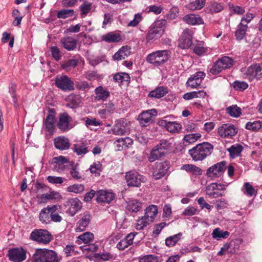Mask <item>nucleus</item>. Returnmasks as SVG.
Masks as SVG:
<instances>
[{
  "instance_id": "1",
  "label": "nucleus",
  "mask_w": 262,
  "mask_h": 262,
  "mask_svg": "<svg viewBox=\"0 0 262 262\" xmlns=\"http://www.w3.org/2000/svg\"><path fill=\"white\" fill-rule=\"evenodd\" d=\"M213 146L207 142L198 144L188 150V153L194 161H202L210 156L212 152Z\"/></svg>"
},
{
  "instance_id": "2",
  "label": "nucleus",
  "mask_w": 262,
  "mask_h": 262,
  "mask_svg": "<svg viewBox=\"0 0 262 262\" xmlns=\"http://www.w3.org/2000/svg\"><path fill=\"white\" fill-rule=\"evenodd\" d=\"M32 258L34 262H60L61 259L56 252L46 248L37 249Z\"/></svg>"
},
{
  "instance_id": "3",
  "label": "nucleus",
  "mask_w": 262,
  "mask_h": 262,
  "mask_svg": "<svg viewBox=\"0 0 262 262\" xmlns=\"http://www.w3.org/2000/svg\"><path fill=\"white\" fill-rule=\"evenodd\" d=\"M167 26L166 19H159L155 21L149 28L146 35L147 42L160 38L163 34Z\"/></svg>"
},
{
  "instance_id": "4",
  "label": "nucleus",
  "mask_w": 262,
  "mask_h": 262,
  "mask_svg": "<svg viewBox=\"0 0 262 262\" xmlns=\"http://www.w3.org/2000/svg\"><path fill=\"white\" fill-rule=\"evenodd\" d=\"M170 57V52L167 50H157L148 54L146 61L154 67H160L165 63Z\"/></svg>"
},
{
  "instance_id": "5",
  "label": "nucleus",
  "mask_w": 262,
  "mask_h": 262,
  "mask_svg": "<svg viewBox=\"0 0 262 262\" xmlns=\"http://www.w3.org/2000/svg\"><path fill=\"white\" fill-rule=\"evenodd\" d=\"M171 144L167 140H162L151 151L149 161L154 162L161 158L165 157L170 150Z\"/></svg>"
},
{
  "instance_id": "6",
  "label": "nucleus",
  "mask_w": 262,
  "mask_h": 262,
  "mask_svg": "<svg viewBox=\"0 0 262 262\" xmlns=\"http://www.w3.org/2000/svg\"><path fill=\"white\" fill-rule=\"evenodd\" d=\"M55 86L64 92L75 90V83L72 78L66 75H57L55 78Z\"/></svg>"
},
{
  "instance_id": "7",
  "label": "nucleus",
  "mask_w": 262,
  "mask_h": 262,
  "mask_svg": "<svg viewBox=\"0 0 262 262\" xmlns=\"http://www.w3.org/2000/svg\"><path fill=\"white\" fill-rule=\"evenodd\" d=\"M30 238L39 244H47L52 239V236L46 229H35L30 234Z\"/></svg>"
},
{
  "instance_id": "8",
  "label": "nucleus",
  "mask_w": 262,
  "mask_h": 262,
  "mask_svg": "<svg viewBox=\"0 0 262 262\" xmlns=\"http://www.w3.org/2000/svg\"><path fill=\"white\" fill-rule=\"evenodd\" d=\"M125 179L129 186L140 187L141 183L145 182L146 178L133 170L126 173Z\"/></svg>"
},
{
  "instance_id": "9",
  "label": "nucleus",
  "mask_w": 262,
  "mask_h": 262,
  "mask_svg": "<svg viewBox=\"0 0 262 262\" xmlns=\"http://www.w3.org/2000/svg\"><path fill=\"white\" fill-rule=\"evenodd\" d=\"M226 164L225 161H222L212 165L207 169L206 176L211 179L220 177L226 169Z\"/></svg>"
},
{
  "instance_id": "10",
  "label": "nucleus",
  "mask_w": 262,
  "mask_h": 262,
  "mask_svg": "<svg viewBox=\"0 0 262 262\" xmlns=\"http://www.w3.org/2000/svg\"><path fill=\"white\" fill-rule=\"evenodd\" d=\"M169 167V162L167 161L155 163L152 168L153 177L156 180L161 179L168 173Z\"/></svg>"
},
{
  "instance_id": "11",
  "label": "nucleus",
  "mask_w": 262,
  "mask_h": 262,
  "mask_svg": "<svg viewBox=\"0 0 262 262\" xmlns=\"http://www.w3.org/2000/svg\"><path fill=\"white\" fill-rule=\"evenodd\" d=\"M7 256L13 262H22L26 259V251L22 247L12 248L8 250Z\"/></svg>"
},
{
  "instance_id": "12",
  "label": "nucleus",
  "mask_w": 262,
  "mask_h": 262,
  "mask_svg": "<svg viewBox=\"0 0 262 262\" xmlns=\"http://www.w3.org/2000/svg\"><path fill=\"white\" fill-rule=\"evenodd\" d=\"M114 135L123 136L128 135L130 133L128 123L123 119H119L115 121V123L111 129Z\"/></svg>"
},
{
  "instance_id": "13",
  "label": "nucleus",
  "mask_w": 262,
  "mask_h": 262,
  "mask_svg": "<svg viewBox=\"0 0 262 262\" xmlns=\"http://www.w3.org/2000/svg\"><path fill=\"white\" fill-rule=\"evenodd\" d=\"M237 132V128L231 124H223L218 128L217 134L224 138H231Z\"/></svg>"
},
{
  "instance_id": "14",
  "label": "nucleus",
  "mask_w": 262,
  "mask_h": 262,
  "mask_svg": "<svg viewBox=\"0 0 262 262\" xmlns=\"http://www.w3.org/2000/svg\"><path fill=\"white\" fill-rule=\"evenodd\" d=\"M157 111L155 109L143 112L138 117V120L140 124L143 127L148 126L153 122V117L157 114Z\"/></svg>"
},
{
  "instance_id": "15",
  "label": "nucleus",
  "mask_w": 262,
  "mask_h": 262,
  "mask_svg": "<svg viewBox=\"0 0 262 262\" xmlns=\"http://www.w3.org/2000/svg\"><path fill=\"white\" fill-rule=\"evenodd\" d=\"M55 113L54 108H49V113L46 119L43 120L45 129L50 134H53L55 128Z\"/></svg>"
},
{
  "instance_id": "16",
  "label": "nucleus",
  "mask_w": 262,
  "mask_h": 262,
  "mask_svg": "<svg viewBox=\"0 0 262 262\" xmlns=\"http://www.w3.org/2000/svg\"><path fill=\"white\" fill-rule=\"evenodd\" d=\"M192 31L188 29L184 30L180 38L179 47L183 49H188L192 45Z\"/></svg>"
},
{
  "instance_id": "17",
  "label": "nucleus",
  "mask_w": 262,
  "mask_h": 262,
  "mask_svg": "<svg viewBox=\"0 0 262 262\" xmlns=\"http://www.w3.org/2000/svg\"><path fill=\"white\" fill-rule=\"evenodd\" d=\"M71 120V117L67 112L60 114L59 121L57 124V127L63 132L69 130L72 128V126L70 124Z\"/></svg>"
},
{
  "instance_id": "18",
  "label": "nucleus",
  "mask_w": 262,
  "mask_h": 262,
  "mask_svg": "<svg viewBox=\"0 0 262 262\" xmlns=\"http://www.w3.org/2000/svg\"><path fill=\"white\" fill-rule=\"evenodd\" d=\"M96 201L98 203H110L116 197L115 193L105 190L96 191Z\"/></svg>"
},
{
  "instance_id": "19",
  "label": "nucleus",
  "mask_w": 262,
  "mask_h": 262,
  "mask_svg": "<svg viewBox=\"0 0 262 262\" xmlns=\"http://www.w3.org/2000/svg\"><path fill=\"white\" fill-rule=\"evenodd\" d=\"M67 204L69 206L68 212L71 216H74L82 207V203L77 198L69 199Z\"/></svg>"
},
{
  "instance_id": "20",
  "label": "nucleus",
  "mask_w": 262,
  "mask_h": 262,
  "mask_svg": "<svg viewBox=\"0 0 262 262\" xmlns=\"http://www.w3.org/2000/svg\"><path fill=\"white\" fill-rule=\"evenodd\" d=\"M92 216L90 212L85 211L82 214V216L77 223V232L83 231L85 230L91 222Z\"/></svg>"
},
{
  "instance_id": "21",
  "label": "nucleus",
  "mask_w": 262,
  "mask_h": 262,
  "mask_svg": "<svg viewBox=\"0 0 262 262\" xmlns=\"http://www.w3.org/2000/svg\"><path fill=\"white\" fill-rule=\"evenodd\" d=\"M247 74L252 78H262V62L251 65L247 69Z\"/></svg>"
},
{
  "instance_id": "22",
  "label": "nucleus",
  "mask_w": 262,
  "mask_h": 262,
  "mask_svg": "<svg viewBox=\"0 0 262 262\" xmlns=\"http://www.w3.org/2000/svg\"><path fill=\"white\" fill-rule=\"evenodd\" d=\"M96 99L98 101H106L110 97V92L107 88L102 85L96 87L94 90Z\"/></svg>"
},
{
  "instance_id": "23",
  "label": "nucleus",
  "mask_w": 262,
  "mask_h": 262,
  "mask_svg": "<svg viewBox=\"0 0 262 262\" xmlns=\"http://www.w3.org/2000/svg\"><path fill=\"white\" fill-rule=\"evenodd\" d=\"M54 144L56 149L60 150L68 149L70 147V143L68 138L64 136H59L54 139Z\"/></svg>"
},
{
  "instance_id": "24",
  "label": "nucleus",
  "mask_w": 262,
  "mask_h": 262,
  "mask_svg": "<svg viewBox=\"0 0 262 262\" xmlns=\"http://www.w3.org/2000/svg\"><path fill=\"white\" fill-rule=\"evenodd\" d=\"M136 232H131L128 234L123 239L117 244V248L120 250H123L133 243V239L137 235Z\"/></svg>"
},
{
  "instance_id": "25",
  "label": "nucleus",
  "mask_w": 262,
  "mask_h": 262,
  "mask_svg": "<svg viewBox=\"0 0 262 262\" xmlns=\"http://www.w3.org/2000/svg\"><path fill=\"white\" fill-rule=\"evenodd\" d=\"M60 42L62 47L68 51H73L77 45V40L72 37H67L62 38Z\"/></svg>"
},
{
  "instance_id": "26",
  "label": "nucleus",
  "mask_w": 262,
  "mask_h": 262,
  "mask_svg": "<svg viewBox=\"0 0 262 262\" xmlns=\"http://www.w3.org/2000/svg\"><path fill=\"white\" fill-rule=\"evenodd\" d=\"M133 143V140L129 137L120 138L114 142L117 147V150H123L127 149Z\"/></svg>"
},
{
  "instance_id": "27",
  "label": "nucleus",
  "mask_w": 262,
  "mask_h": 262,
  "mask_svg": "<svg viewBox=\"0 0 262 262\" xmlns=\"http://www.w3.org/2000/svg\"><path fill=\"white\" fill-rule=\"evenodd\" d=\"M168 93V90L167 87L160 86L151 91L148 94V97L151 98L160 99L165 96Z\"/></svg>"
},
{
  "instance_id": "28",
  "label": "nucleus",
  "mask_w": 262,
  "mask_h": 262,
  "mask_svg": "<svg viewBox=\"0 0 262 262\" xmlns=\"http://www.w3.org/2000/svg\"><path fill=\"white\" fill-rule=\"evenodd\" d=\"M73 151L78 156L84 155L89 152L88 143L85 142H79L73 145Z\"/></svg>"
},
{
  "instance_id": "29",
  "label": "nucleus",
  "mask_w": 262,
  "mask_h": 262,
  "mask_svg": "<svg viewBox=\"0 0 262 262\" xmlns=\"http://www.w3.org/2000/svg\"><path fill=\"white\" fill-rule=\"evenodd\" d=\"M204 41H198L192 46L193 52L196 55L201 56L207 55L210 52V49L204 46Z\"/></svg>"
},
{
  "instance_id": "30",
  "label": "nucleus",
  "mask_w": 262,
  "mask_h": 262,
  "mask_svg": "<svg viewBox=\"0 0 262 262\" xmlns=\"http://www.w3.org/2000/svg\"><path fill=\"white\" fill-rule=\"evenodd\" d=\"M130 48L126 46L122 47L113 56L114 60L125 59L130 54Z\"/></svg>"
},
{
  "instance_id": "31",
  "label": "nucleus",
  "mask_w": 262,
  "mask_h": 262,
  "mask_svg": "<svg viewBox=\"0 0 262 262\" xmlns=\"http://www.w3.org/2000/svg\"><path fill=\"white\" fill-rule=\"evenodd\" d=\"M183 20L187 24L191 25H200L204 23L203 19L198 15L194 14H188L185 15Z\"/></svg>"
},
{
  "instance_id": "32",
  "label": "nucleus",
  "mask_w": 262,
  "mask_h": 262,
  "mask_svg": "<svg viewBox=\"0 0 262 262\" xmlns=\"http://www.w3.org/2000/svg\"><path fill=\"white\" fill-rule=\"evenodd\" d=\"M51 206H48L47 207L42 209L39 213V221L44 224L51 223Z\"/></svg>"
},
{
  "instance_id": "33",
  "label": "nucleus",
  "mask_w": 262,
  "mask_h": 262,
  "mask_svg": "<svg viewBox=\"0 0 262 262\" xmlns=\"http://www.w3.org/2000/svg\"><path fill=\"white\" fill-rule=\"evenodd\" d=\"M115 109L114 104L112 102H109L104 104L102 106V108L98 110V114L101 118L105 119L107 115L113 113Z\"/></svg>"
},
{
  "instance_id": "34",
  "label": "nucleus",
  "mask_w": 262,
  "mask_h": 262,
  "mask_svg": "<svg viewBox=\"0 0 262 262\" xmlns=\"http://www.w3.org/2000/svg\"><path fill=\"white\" fill-rule=\"evenodd\" d=\"M161 125L164 126L166 129L170 133H178L182 128L181 124L176 122L162 120L161 121Z\"/></svg>"
},
{
  "instance_id": "35",
  "label": "nucleus",
  "mask_w": 262,
  "mask_h": 262,
  "mask_svg": "<svg viewBox=\"0 0 262 262\" xmlns=\"http://www.w3.org/2000/svg\"><path fill=\"white\" fill-rule=\"evenodd\" d=\"M66 101L68 102L67 106L71 108L77 107L80 102V97L74 94H71L66 98Z\"/></svg>"
},
{
  "instance_id": "36",
  "label": "nucleus",
  "mask_w": 262,
  "mask_h": 262,
  "mask_svg": "<svg viewBox=\"0 0 262 262\" xmlns=\"http://www.w3.org/2000/svg\"><path fill=\"white\" fill-rule=\"evenodd\" d=\"M248 29V26L246 24H243V22L240 23L237 26V29L235 32V37L237 40H242L246 36Z\"/></svg>"
},
{
  "instance_id": "37",
  "label": "nucleus",
  "mask_w": 262,
  "mask_h": 262,
  "mask_svg": "<svg viewBox=\"0 0 262 262\" xmlns=\"http://www.w3.org/2000/svg\"><path fill=\"white\" fill-rule=\"evenodd\" d=\"M181 169L196 176L201 175L203 172L201 168L192 164L183 165L181 167Z\"/></svg>"
},
{
  "instance_id": "38",
  "label": "nucleus",
  "mask_w": 262,
  "mask_h": 262,
  "mask_svg": "<svg viewBox=\"0 0 262 262\" xmlns=\"http://www.w3.org/2000/svg\"><path fill=\"white\" fill-rule=\"evenodd\" d=\"M102 40L107 42H118L121 40L118 33L109 32L102 36Z\"/></svg>"
},
{
  "instance_id": "39",
  "label": "nucleus",
  "mask_w": 262,
  "mask_h": 262,
  "mask_svg": "<svg viewBox=\"0 0 262 262\" xmlns=\"http://www.w3.org/2000/svg\"><path fill=\"white\" fill-rule=\"evenodd\" d=\"M243 150V147L240 144H235L232 145L227 149L228 151L230 154L231 158L234 159L241 155Z\"/></svg>"
},
{
  "instance_id": "40",
  "label": "nucleus",
  "mask_w": 262,
  "mask_h": 262,
  "mask_svg": "<svg viewBox=\"0 0 262 262\" xmlns=\"http://www.w3.org/2000/svg\"><path fill=\"white\" fill-rule=\"evenodd\" d=\"M59 208L60 207L57 205H53L51 206V222L59 223L62 221V217L58 213V210Z\"/></svg>"
},
{
  "instance_id": "41",
  "label": "nucleus",
  "mask_w": 262,
  "mask_h": 262,
  "mask_svg": "<svg viewBox=\"0 0 262 262\" xmlns=\"http://www.w3.org/2000/svg\"><path fill=\"white\" fill-rule=\"evenodd\" d=\"M158 213V208L156 205H151L145 209V215L149 218L150 221H154Z\"/></svg>"
},
{
  "instance_id": "42",
  "label": "nucleus",
  "mask_w": 262,
  "mask_h": 262,
  "mask_svg": "<svg viewBox=\"0 0 262 262\" xmlns=\"http://www.w3.org/2000/svg\"><path fill=\"white\" fill-rule=\"evenodd\" d=\"M182 236V233L179 232L175 235L170 236L165 239V245L169 247L174 246L179 242Z\"/></svg>"
},
{
  "instance_id": "43",
  "label": "nucleus",
  "mask_w": 262,
  "mask_h": 262,
  "mask_svg": "<svg viewBox=\"0 0 262 262\" xmlns=\"http://www.w3.org/2000/svg\"><path fill=\"white\" fill-rule=\"evenodd\" d=\"M78 238L77 242L78 244L82 243L88 244L94 239V235L93 233L91 232H86L79 235Z\"/></svg>"
},
{
  "instance_id": "44",
  "label": "nucleus",
  "mask_w": 262,
  "mask_h": 262,
  "mask_svg": "<svg viewBox=\"0 0 262 262\" xmlns=\"http://www.w3.org/2000/svg\"><path fill=\"white\" fill-rule=\"evenodd\" d=\"M113 80L116 82L122 83L123 82H129L130 76L126 73H117L113 76Z\"/></svg>"
},
{
  "instance_id": "45",
  "label": "nucleus",
  "mask_w": 262,
  "mask_h": 262,
  "mask_svg": "<svg viewBox=\"0 0 262 262\" xmlns=\"http://www.w3.org/2000/svg\"><path fill=\"white\" fill-rule=\"evenodd\" d=\"M227 113L232 117H238L242 114L241 108L236 105H232L226 108Z\"/></svg>"
},
{
  "instance_id": "46",
  "label": "nucleus",
  "mask_w": 262,
  "mask_h": 262,
  "mask_svg": "<svg viewBox=\"0 0 262 262\" xmlns=\"http://www.w3.org/2000/svg\"><path fill=\"white\" fill-rule=\"evenodd\" d=\"M61 198V194L57 191H51L50 193H44L41 194L40 198L45 202L47 200H58Z\"/></svg>"
},
{
  "instance_id": "47",
  "label": "nucleus",
  "mask_w": 262,
  "mask_h": 262,
  "mask_svg": "<svg viewBox=\"0 0 262 262\" xmlns=\"http://www.w3.org/2000/svg\"><path fill=\"white\" fill-rule=\"evenodd\" d=\"M142 203L137 200L130 201L127 204V208L129 211L137 212L142 207Z\"/></svg>"
},
{
  "instance_id": "48",
  "label": "nucleus",
  "mask_w": 262,
  "mask_h": 262,
  "mask_svg": "<svg viewBox=\"0 0 262 262\" xmlns=\"http://www.w3.org/2000/svg\"><path fill=\"white\" fill-rule=\"evenodd\" d=\"M224 70L225 69L222 66L219 59H218L215 62H214L209 71L210 73L215 75L220 73L222 71Z\"/></svg>"
},
{
  "instance_id": "49",
  "label": "nucleus",
  "mask_w": 262,
  "mask_h": 262,
  "mask_svg": "<svg viewBox=\"0 0 262 262\" xmlns=\"http://www.w3.org/2000/svg\"><path fill=\"white\" fill-rule=\"evenodd\" d=\"M78 63V60L76 59H70L64 61L61 64V67L66 71L70 70L75 68Z\"/></svg>"
},
{
  "instance_id": "50",
  "label": "nucleus",
  "mask_w": 262,
  "mask_h": 262,
  "mask_svg": "<svg viewBox=\"0 0 262 262\" xmlns=\"http://www.w3.org/2000/svg\"><path fill=\"white\" fill-rule=\"evenodd\" d=\"M84 185L81 184H75L68 186L67 188V191L75 193H81L84 190Z\"/></svg>"
},
{
  "instance_id": "51",
  "label": "nucleus",
  "mask_w": 262,
  "mask_h": 262,
  "mask_svg": "<svg viewBox=\"0 0 262 262\" xmlns=\"http://www.w3.org/2000/svg\"><path fill=\"white\" fill-rule=\"evenodd\" d=\"M153 221H150L149 218L146 216L145 215L142 216L140 219L137 221V223L136 226V228L137 230H142L143 228L147 226V225L149 224Z\"/></svg>"
},
{
  "instance_id": "52",
  "label": "nucleus",
  "mask_w": 262,
  "mask_h": 262,
  "mask_svg": "<svg viewBox=\"0 0 262 262\" xmlns=\"http://www.w3.org/2000/svg\"><path fill=\"white\" fill-rule=\"evenodd\" d=\"M74 14V11L73 9H63L57 12V17L58 18L66 19L73 16Z\"/></svg>"
},
{
  "instance_id": "53",
  "label": "nucleus",
  "mask_w": 262,
  "mask_h": 262,
  "mask_svg": "<svg viewBox=\"0 0 262 262\" xmlns=\"http://www.w3.org/2000/svg\"><path fill=\"white\" fill-rule=\"evenodd\" d=\"M262 122L260 121L248 122L246 123L245 127L247 129L253 132H257L261 128Z\"/></svg>"
},
{
  "instance_id": "54",
  "label": "nucleus",
  "mask_w": 262,
  "mask_h": 262,
  "mask_svg": "<svg viewBox=\"0 0 262 262\" xmlns=\"http://www.w3.org/2000/svg\"><path fill=\"white\" fill-rule=\"evenodd\" d=\"M92 4L87 1H84L79 6V9L81 12V15L82 16H86L92 9Z\"/></svg>"
},
{
  "instance_id": "55",
  "label": "nucleus",
  "mask_w": 262,
  "mask_h": 262,
  "mask_svg": "<svg viewBox=\"0 0 262 262\" xmlns=\"http://www.w3.org/2000/svg\"><path fill=\"white\" fill-rule=\"evenodd\" d=\"M244 193L247 196H252L256 195L257 193L256 190L249 182H246L244 184Z\"/></svg>"
},
{
  "instance_id": "56",
  "label": "nucleus",
  "mask_w": 262,
  "mask_h": 262,
  "mask_svg": "<svg viewBox=\"0 0 262 262\" xmlns=\"http://www.w3.org/2000/svg\"><path fill=\"white\" fill-rule=\"evenodd\" d=\"M212 235L214 238H226L229 235V232L227 231H223L217 228L213 231Z\"/></svg>"
},
{
  "instance_id": "57",
  "label": "nucleus",
  "mask_w": 262,
  "mask_h": 262,
  "mask_svg": "<svg viewBox=\"0 0 262 262\" xmlns=\"http://www.w3.org/2000/svg\"><path fill=\"white\" fill-rule=\"evenodd\" d=\"M225 70L230 68L233 65V59L229 56H223L219 58Z\"/></svg>"
},
{
  "instance_id": "58",
  "label": "nucleus",
  "mask_w": 262,
  "mask_h": 262,
  "mask_svg": "<svg viewBox=\"0 0 262 262\" xmlns=\"http://www.w3.org/2000/svg\"><path fill=\"white\" fill-rule=\"evenodd\" d=\"M12 16L14 17L15 19L13 21V25L14 26H18L20 25L23 16L21 15L19 10L14 9L12 13Z\"/></svg>"
},
{
  "instance_id": "59",
  "label": "nucleus",
  "mask_w": 262,
  "mask_h": 262,
  "mask_svg": "<svg viewBox=\"0 0 262 262\" xmlns=\"http://www.w3.org/2000/svg\"><path fill=\"white\" fill-rule=\"evenodd\" d=\"M179 13V8L177 6H173L165 15V17L169 20L174 19L178 16Z\"/></svg>"
},
{
  "instance_id": "60",
  "label": "nucleus",
  "mask_w": 262,
  "mask_h": 262,
  "mask_svg": "<svg viewBox=\"0 0 262 262\" xmlns=\"http://www.w3.org/2000/svg\"><path fill=\"white\" fill-rule=\"evenodd\" d=\"M228 7L230 11L234 14L243 15L245 12V8L239 6H236L231 3L228 4Z\"/></svg>"
},
{
  "instance_id": "61",
  "label": "nucleus",
  "mask_w": 262,
  "mask_h": 262,
  "mask_svg": "<svg viewBox=\"0 0 262 262\" xmlns=\"http://www.w3.org/2000/svg\"><path fill=\"white\" fill-rule=\"evenodd\" d=\"M70 173L72 177L75 180H78L82 178L77 165L72 164L71 165V168L70 170Z\"/></svg>"
},
{
  "instance_id": "62",
  "label": "nucleus",
  "mask_w": 262,
  "mask_h": 262,
  "mask_svg": "<svg viewBox=\"0 0 262 262\" xmlns=\"http://www.w3.org/2000/svg\"><path fill=\"white\" fill-rule=\"evenodd\" d=\"M75 85L76 88L80 91L88 92L91 88V86L86 81H76Z\"/></svg>"
},
{
  "instance_id": "63",
  "label": "nucleus",
  "mask_w": 262,
  "mask_h": 262,
  "mask_svg": "<svg viewBox=\"0 0 262 262\" xmlns=\"http://www.w3.org/2000/svg\"><path fill=\"white\" fill-rule=\"evenodd\" d=\"M206 4V0H195L189 4V8L192 10H200Z\"/></svg>"
},
{
  "instance_id": "64",
  "label": "nucleus",
  "mask_w": 262,
  "mask_h": 262,
  "mask_svg": "<svg viewBox=\"0 0 262 262\" xmlns=\"http://www.w3.org/2000/svg\"><path fill=\"white\" fill-rule=\"evenodd\" d=\"M206 76L205 73L203 71H199L191 75L189 78V82H191L193 80L198 82L200 81L201 83L202 80H203Z\"/></svg>"
}]
</instances>
